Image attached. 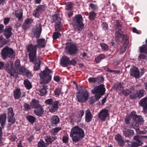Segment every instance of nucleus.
I'll return each instance as SVG.
<instances>
[{
    "label": "nucleus",
    "instance_id": "obj_16",
    "mask_svg": "<svg viewBox=\"0 0 147 147\" xmlns=\"http://www.w3.org/2000/svg\"><path fill=\"white\" fill-rule=\"evenodd\" d=\"M70 60L69 58L64 55L61 60L60 65L63 67H65L69 65Z\"/></svg>",
    "mask_w": 147,
    "mask_h": 147
},
{
    "label": "nucleus",
    "instance_id": "obj_33",
    "mask_svg": "<svg viewBox=\"0 0 147 147\" xmlns=\"http://www.w3.org/2000/svg\"><path fill=\"white\" fill-rule=\"evenodd\" d=\"M30 105L32 108L35 109L39 108L41 106L39 104L38 101L35 99L32 100L30 103Z\"/></svg>",
    "mask_w": 147,
    "mask_h": 147
},
{
    "label": "nucleus",
    "instance_id": "obj_26",
    "mask_svg": "<svg viewBox=\"0 0 147 147\" xmlns=\"http://www.w3.org/2000/svg\"><path fill=\"white\" fill-rule=\"evenodd\" d=\"M59 102L55 101L52 103V107L49 109V111L51 113H53L58 109Z\"/></svg>",
    "mask_w": 147,
    "mask_h": 147
},
{
    "label": "nucleus",
    "instance_id": "obj_52",
    "mask_svg": "<svg viewBox=\"0 0 147 147\" xmlns=\"http://www.w3.org/2000/svg\"><path fill=\"white\" fill-rule=\"evenodd\" d=\"M42 63V61H39V63H36L34 67V70L35 71L38 70L40 69V65Z\"/></svg>",
    "mask_w": 147,
    "mask_h": 147
},
{
    "label": "nucleus",
    "instance_id": "obj_63",
    "mask_svg": "<svg viewBox=\"0 0 147 147\" xmlns=\"http://www.w3.org/2000/svg\"><path fill=\"white\" fill-rule=\"evenodd\" d=\"M24 108L26 110H28L30 109V107L29 105L27 103H25L24 105Z\"/></svg>",
    "mask_w": 147,
    "mask_h": 147
},
{
    "label": "nucleus",
    "instance_id": "obj_49",
    "mask_svg": "<svg viewBox=\"0 0 147 147\" xmlns=\"http://www.w3.org/2000/svg\"><path fill=\"white\" fill-rule=\"evenodd\" d=\"M145 91L143 90H140L137 92L138 97L141 98L144 96Z\"/></svg>",
    "mask_w": 147,
    "mask_h": 147
},
{
    "label": "nucleus",
    "instance_id": "obj_60",
    "mask_svg": "<svg viewBox=\"0 0 147 147\" xmlns=\"http://www.w3.org/2000/svg\"><path fill=\"white\" fill-rule=\"evenodd\" d=\"M53 100L52 99L50 98L46 100L45 101V103L47 105H51L52 103Z\"/></svg>",
    "mask_w": 147,
    "mask_h": 147
},
{
    "label": "nucleus",
    "instance_id": "obj_47",
    "mask_svg": "<svg viewBox=\"0 0 147 147\" xmlns=\"http://www.w3.org/2000/svg\"><path fill=\"white\" fill-rule=\"evenodd\" d=\"M47 144L45 143L44 141L42 139H40L38 143V147H46Z\"/></svg>",
    "mask_w": 147,
    "mask_h": 147
},
{
    "label": "nucleus",
    "instance_id": "obj_5",
    "mask_svg": "<svg viewBox=\"0 0 147 147\" xmlns=\"http://www.w3.org/2000/svg\"><path fill=\"white\" fill-rule=\"evenodd\" d=\"M36 45L32 43L28 44L26 46L27 51L29 52V57L30 61L34 62L36 59L37 48Z\"/></svg>",
    "mask_w": 147,
    "mask_h": 147
},
{
    "label": "nucleus",
    "instance_id": "obj_28",
    "mask_svg": "<svg viewBox=\"0 0 147 147\" xmlns=\"http://www.w3.org/2000/svg\"><path fill=\"white\" fill-rule=\"evenodd\" d=\"M13 96L15 99H18L21 97V92L20 89L16 88L14 90Z\"/></svg>",
    "mask_w": 147,
    "mask_h": 147
},
{
    "label": "nucleus",
    "instance_id": "obj_53",
    "mask_svg": "<svg viewBox=\"0 0 147 147\" xmlns=\"http://www.w3.org/2000/svg\"><path fill=\"white\" fill-rule=\"evenodd\" d=\"M106 70L107 71L113 73L114 74H118L120 72V71L119 70H114L110 69L108 68H106Z\"/></svg>",
    "mask_w": 147,
    "mask_h": 147
},
{
    "label": "nucleus",
    "instance_id": "obj_40",
    "mask_svg": "<svg viewBox=\"0 0 147 147\" xmlns=\"http://www.w3.org/2000/svg\"><path fill=\"white\" fill-rule=\"evenodd\" d=\"M133 115L131 114V112L129 115H127L126 116L125 119V121L127 124H129L131 118L133 119Z\"/></svg>",
    "mask_w": 147,
    "mask_h": 147
},
{
    "label": "nucleus",
    "instance_id": "obj_48",
    "mask_svg": "<svg viewBox=\"0 0 147 147\" xmlns=\"http://www.w3.org/2000/svg\"><path fill=\"white\" fill-rule=\"evenodd\" d=\"M147 98H142L139 102V104L142 107H144L145 105L147 104Z\"/></svg>",
    "mask_w": 147,
    "mask_h": 147
},
{
    "label": "nucleus",
    "instance_id": "obj_23",
    "mask_svg": "<svg viewBox=\"0 0 147 147\" xmlns=\"http://www.w3.org/2000/svg\"><path fill=\"white\" fill-rule=\"evenodd\" d=\"M142 136H135L133 137L134 140L136 142L134 143L135 145L137 146H140L143 144V142L141 139Z\"/></svg>",
    "mask_w": 147,
    "mask_h": 147
},
{
    "label": "nucleus",
    "instance_id": "obj_20",
    "mask_svg": "<svg viewBox=\"0 0 147 147\" xmlns=\"http://www.w3.org/2000/svg\"><path fill=\"white\" fill-rule=\"evenodd\" d=\"M33 22V20L32 18H27L24 21V22L23 24L22 28L24 30H26L30 25Z\"/></svg>",
    "mask_w": 147,
    "mask_h": 147
},
{
    "label": "nucleus",
    "instance_id": "obj_17",
    "mask_svg": "<svg viewBox=\"0 0 147 147\" xmlns=\"http://www.w3.org/2000/svg\"><path fill=\"white\" fill-rule=\"evenodd\" d=\"M131 114L133 115V121H135L138 123H142L144 122V120L142 117L141 116L137 115L135 111L131 112Z\"/></svg>",
    "mask_w": 147,
    "mask_h": 147
},
{
    "label": "nucleus",
    "instance_id": "obj_57",
    "mask_svg": "<svg viewBox=\"0 0 147 147\" xmlns=\"http://www.w3.org/2000/svg\"><path fill=\"white\" fill-rule=\"evenodd\" d=\"M97 78L95 77H90L88 79V81L90 83L96 82Z\"/></svg>",
    "mask_w": 147,
    "mask_h": 147
},
{
    "label": "nucleus",
    "instance_id": "obj_59",
    "mask_svg": "<svg viewBox=\"0 0 147 147\" xmlns=\"http://www.w3.org/2000/svg\"><path fill=\"white\" fill-rule=\"evenodd\" d=\"M84 114V112L83 110L79 111L76 116L82 117L83 116Z\"/></svg>",
    "mask_w": 147,
    "mask_h": 147
},
{
    "label": "nucleus",
    "instance_id": "obj_38",
    "mask_svg": "<svg viewBox=\"0 0 147 147\" xmlns=\"http://www.w3.org/2000/svg\"><path fill=\"white\" fill-rule=\"evenodd\" d=\"M56 137H47L45 138V140L46 142V144H47V145L50 144L54 141L56 139Z\"/></svg>",
    "mask_w": 147,
    "mask_h": 147
},
{
    "label": "nucleus",
    "instance_id": "obj_1",
    "mask_svg": "<svg viewBox=\"0 0 147 147\" xmlns=\"http://www.w3.org/2000/svg\"><path fill=\"white\" fill-rule=\"evenodd\" d=\"M15 65V67H13V62L10 61L7 63L5 65V69L11 76H14L15 74H19L22 71V69L24 68L21 67L19 60H16Z\"/></svg>",
    "mask_w": 147,
    "mask_h": 147
},
{
    "label": "nucleus",
    "instance_id": "obj_22",
    "mask_svg": "<svg viewBox=\"0 0 147 147\" xmlns=\"http://www.w3.org/2000/svg\"><path fill=\"white\" fill-rule=\"evenodd\" d=\"M116 35L117 37H120L122 34L121 25L119 23L117 22L116 24Z\"/></svg>",
    "mask_w": 147,
    "mask_h": 147
},
{
    "label": "nucleus",
    "instance_id": "obj_4",
    "mask_svg": "<svg viewBox=\"0 0 147 147\" xmlns=\"http://www.w3.org/2000/svg\"><path fill=\"white\" fill-rule=\"evenodd\" d=\"M51 71V70L49 69L46 66L45 70L40 72V76L41 79L40 83L41 84H48L51 80V76L50 75Z\"/></svg>",
    "mask_w": 147,
    "mask_h": 147
},
{
    "label": "nucleus",
    "instance_id": "obj_9",
    "mask_svg": "<svg viewBox=\"0 0 147 147\" xmlns=\"http://www.w3.org/2000/svg\"><path fill=\"white\" fill-rule=\"evenodd\" d=\"M105 90L104 85L100 84L93 88L91 90V92L93 94L100 96L101 98V96L104 94Z\"/></svg>",
    "mask_w": 147,
    "mask_h": 147
},
{
    "label": "nucleus",
    "instance_id": "obj_15",
    "mask_svg": "<svg viewBox=\"0 0 147 147\" xmlns=\"http://www.w3.org/2000/svg\"><path fill=\"white\" fill-rule=\"evenodd\" d=\"M130 74L136 78H139L140 77L139 71L138 68L135 67H134L130 69Z\"/></svg>",
    "mask_w": 147,
    "mask_h": 147
},
{
    "label": "nucleus",
    "instance_id": "obj_51",
    "mask_svg": "<svg viewBox=\"0 0 147 147\" xmlns=\"http://www.w3.org/2000/svg\"><path fill=\"white\" fill-rule=\"evenodd\" d=\"M137 97H138L137 92H134L133 93L129 96V98L130 99L134 100Z\"/></svg>",
    "mask_w": 147,
    "mask_h": 147
},
{
    "label": "nucleus",
    "instance_id": "obj_7",
    "mask_svg": "<svg viewBox=\"0 0 147 147\" xmlns=\"http://www.w3.org/2000/svg\"><path fill=\"white\" fill-rule=\"evenodd\" d=\"M1 55L4 59H5L7 57L11 59L14 58L15 55L13 50L8 47H6L2 50Z\"/></svg>",
    "mask_w": 147,
    "mask_h": 147
},
{
    "label": "nucleus",
    "instance_id": "obj_55",
    "mask_svg": "<svg viewBox=\"0 0 147 147\" xmlns=\"http://www.w3.org/2000/svg\"><path fill=\"white\" fill-rule=\"evenodd\" d=\"M89 6L91 7V9L93 10H96L98 9V6L96 5H95L93 3H90L89 4Z\"/></svg>",
    "mask_w": 147,
    "mask_h": 147
},
{
    "label": "nucleus",
    "instance_id": "obj_3",
    "mask_svg": "<svg viewBox=\"0 0 147 147\" xmlns=\"http://www.w3.org/2000/svg\"><path fill=\"white\" fill-rule=\"evenodd\" d=\"M83 19L82 15L80 14L76 15L72 19V25L76 30L81 31L84 26L83 22Z\"/></svg>",
    "mask_w": 147,
    "mask_h": 147
},
{
    "label": "nucleus",
    "instance_id": "obj_43",
    "mask_svg": "<svg viewBox=\"0 0 147 147\" xmlns=\"http://www.w3.org/2000/svg\"><path fill=\"white\" fill-rule=\"evenodd\" d=\"M22 12L21 11L16 12L15 13V16L18 18V20L19 21H22Z\"/></svg>",
    "mask_w": 147,
    "mask_h": 147
},
{
    "label": "nucleus",
    "instance_id": "obj_61",
    "mask_svg": "<svg viewBox=\"0 0 147 147\" xmlns=\"http://www.w3.org/2000/svg\"><path fill=\"white\" fill-rule=\"evenodd\" d=\"M97 80L96 82H98L99 83H102L104 80V78L102 76L100 77H99L97 78Z\"/></svg>",
    "mask_w": 147,
    "mask_h": 147
},
{
    "label": "nucleus",
    "instance_id": "obj_46",
    "mask_svg": "<svg viewBox=\"0 0 147 147\" xmlns=\"http://www.w3.org/2000/svg\"><path fill=\"white\" fill-rule=\"evenodd\" d=\"M105 58V55L103 54H100L98 57L95 58V60L97 63H99L101 60Z\"/></svg>",
    "mask_w": 147,
    "mask_h": 147
},
{
    "label": "nucleus",
    "instance_id": "obj_10",
    "mask_svg": "<svg viewBox=\"0 0 147 147\" xmlns=\"http://www.w3.org/2000/svg\"><path fill=\"white\" fill-rule=\"evenodd\" d=\"M42 26L40 23L36 24L35 27L32 29V34L37 38H40L42 32Z\"/></svg>",
    "mask_w": 147,
    "mask_h": 147
},
{
    "label": "nucleus",
    "instance_id": "obj_12",
    "mask_svg": "<svg viewBox=\"0 0 147 147\" xmlns=\"http://www.w3.org/2000/svg\"><path fill=\"white\" fill-rule=\"evenodd\" d=\"M53 19L55 21V30L56 31L59 32L61 30V18L57 15L53 16Z\"/></svg>",
    "mask_w": 147,
    "mask_h": 147
},
{
    "label": "nucleus",
    "instance_id": "obj_31",
    "mask_svg": "<svg viewBox=\"0 0 147 147\" xmlns=\"http://www.w3.org/2000/svg\"><path fill=\"white\" fill-rule=\"evenodd\" d=\"M47 87L46 86H40L39 89V94L41 96H43L47 93Z\"/></svg>",
    "mask_w": 147,
    "mask_h": 147
},
{
    "label": "nucleus",
    "instance_id": "obj_25",
    "mask_svg": "<svg viewBox=\"0 0 147 147\" xmlns=\"http://www.w3.org/2000/svg\"><path fill=\"white\" fill-rule=\"evenodd\" d=\"M93 117L92 115L91 114L89 109H87L85 113V121L86 122H90L92 120Z\"/></svg>",
    "mask_w": 147,
    "mask_h": 147
},
{
    "label": "nucleus",
    "instance_id": "obj_18",
    "mask_svg": "<svg viewBox=\"0 0 147 147\" xmlns=\"http://www.w3.org/2000/svg\"><path fill=\"white\" fill-rule=\"evenodd\" d=\"M59 122L60 119L58 116L54 115L52 116L50 120V122L52 126L54 127L57 126Z\"/></svg>",
    "mask_w": 147,
    "mask_h": 147
},
{
    "label": "nucleus",
    "instance_id": "obj_19",
    "mask_svg": "<svg viewBox=\"0 0 147 147\" xmlns=\"http://www.w3.org/2000/svg\"><path fill=\"white\" fill-rule=\"evenodd\" d=\"M12 29L11 27L9 26H7L5 28L4 31V34L7 38H9L12 35Z\"/></svg>",
    "mask_w": 147,
    "mask_h": 147
},
{
    "label": "nucleus",
    "instance_id": "obj_50",
    "mask_svg": "<svg viewBox=\"0 0 147 147\" xmlns=\"http://www.w3.org/2000/svg\"><path fill=\"white\" fill-rule=\"evenodd\" d=\"M61 36V34L59 32H54L53 34V38L54 39H56L59 38Z\"/></svg>",
    "mask_w": 147,
    "mask_h": 147
},
{
    "label": "nucleus",
    "instance_id": "obj_36",
    "mask_svg": "<svg viewBox=\"0 0 147 147\" xmlns=\"http://www.w3.org/2000/svg\"><path fill=\"white\" fill-rule=\"evenodd\" d=\"M139 124V123L134 121V122H132L130 125V127L131 128L135 129L136 132H138L140 129V128L138 127Z\"/></svg>",
    "mask_w": 147,
    "mask_h": 147
},
{
    "label": "nucleus",
    "instance_id": "obj_58",
    "mask_svg": "<svg viewBox=\"0 0 147 147\" xmlns=\"http://www.w3.org/2000/svg\"><path fill=\"white\" fill-rule=\"evenodd\" d=\"M100 46L102 49L103 50H107L108 49V46L105 43H101Z\"/></svg>",
    "mask_w": 147,
    "mask_h": 147
},
{
    "label": "nucleus",
    "instance_id": "obj_56",
    "mask_svg": "<svg viewBox=\"0 0 147 147\" xmlns=\"http://www.w3.org/2000/svg\"><path fill=\"white\" fill-rule=\"evenodd\" d=\"M5 44L4 39L2 36H0V47H2Z\"/></svg>",
    "mask_w": 147,
    "mask_h": 147
},
{
    "label": "nucleus",
    "instance_id": "obj_37",
    "mask_svg": "<svg viewBox=\"0 0 147 147\" xmlns=\"http://www.w3.org/2000/svg\"><path fill=\"white\" fill-rule=\"evenodd\" d=\"M19 74L25 75L28 78L32 76L31 73L29 71L26 70L25 68L22 69V71Z\"/></svg>",
    "mask_w": 147,
    "mask_h": 147
},
{
    "label": "nucleus",
    "instance_id": "obj_13",
    "mask_svg": "<svg viewBox=\"0 0 147 147\" xmlns=\"http://www.w3.org/2000/svg\"><path fill=\"white\" fill-rule=\"evenodd\" d=\"M45 6L44 5H40L38 6L36 9L34 11L33 16L35 18H38L41 13L45 10Z\"/></svg>",
    "mask_w": 147,
    "mask_h": 147
},
{
    "label": "nucleus",
    "instance_id": "obj_24",
    "mask_svg": "<svg viewBox=\"0 0 147 147\" xmlns=\"http://www.w3.org/2000/svg\"><path fill=\"white\" fill-rule=\"evenodd\" d=\"M37 44L36 46L39 48L45 47L46 44L45 40L44 38L37 39Z\"/></svg>",
    "mask_w": 147,
    "mask_h": 147
},
{
    "label": "nucleus",
    "instance_id": "obj_34",
    "mask_svg": "<svg viewBox=\"0 0 147 147\" xmlns=\"http://www.w3.org/2000/svg\"><path fill=\"white\" fill-rule=\"evenodd\" d=\"M6 114H3L0 116V124L1 126L3 127L5 124L6 120Z\"/></svg>",
    "mask_w": 147,
    "mask_h": 147
},
{
    "label": "nucleus",
    "instance_id": "obj_8",
    "mask_svg": "<svg viewBox=\"0 0 147 147\" xmlns=\"http://www.w3.org/2000/svg\"><path fill=\"white\" fill-rule=\"evenodd\" d=\"M65 50L70 55H74L78 54V49L76 45L71 43L66 45Z\"/></svg>",
    "mask_w": 147,
    "mask_h": 147
},
{
    "label": "nucleus",
    "instance_id": "obj_54",
    "mask_svg": "<svg viewBox=\"0 0 147 147\" xmlns=\"http://www.w3.org/2000/svg\"><path fill=\"white\" fill-rule=\"evenodd\" d=\"M61 90L60 88H56L54 91L55 94L57 96H59L61 94Z\"/></svg>",
    "mask_w": 147,
    "mask_h": 147
},
{
    "label": "nucleus",
    "instance_id": "obj_6",
    "mask_svg": "<svg viewBox=\"0 0 147 147\" xmlns=\"http://www.w3.org/2000/svg\"><path fill=\"white\" fill-rule=\"evenodd\" d=\"M77 94L76 97L78 102L83 103L88 100L89 93L87 90L83 89L80 90Z\"/></svg>",
    "mask_w": 147,
    "mask_h": 147
},
{
    "label": "nucleus",
    "instance_id": "obj_39",
    "mask_svg": "<svg viewBox=\"0 0 147 147\" xmlns=\"http://www.w3.org/2000/svg\"><path fill=\"white\" fill-rule=\"evenodd\" d=\"M139 49L140 53L147 54V45H143L139 47Z\"/></svg>",
    "mask_w": 147,
    "mask_h": 147
},
{
    "label": "nucleus",
    "instance_id": "obj_32",
    "mask_svg": "<svg viewBox=\"0 0 147 147\" xmlns=\"http://www.w3.org/2000/svg\"><path fill=\"white\" fill-rule=\"evenodd\" d=\"M36 109L34 110V113L37 115L39 116H41L43 114L44 110L42 107L41 106L39 107V108H36Z\"/></svg>",
    "mask_w": 147,
    "mask_h": 147
},
{
    "label": "nucleus",
    "instance_id": "obj_27",
    "mask_svg": "<svg viewBox=\"0 0 147 147\" xmlns=\"http://www.w3.org/2000/svg\"><path fill=\"white\" fill-rule=\"evenodd\" d=\"M115 140L117 141L118 143L120 146H123L124 144V141L123 139L122 136L119 134L115 136Z\"/></svg>",
    "mask_w": 147,
    "mask_h": 147
},
{
    "label": "nucleus",
    "instance_id": "obj_11",
    "mask_svg": "<svg viewBox=\"0 0 147 147\" xmlns=\"http://www.w3.org/2000/svg\"><path fill=\"white\" fill-rule=\"evenodd\" d=\"M7 115L8 122L11 123L10 125L14 124L15 123V120L14 117V114L12 108H9L8 109Z\"/></svg>",
    "mask_w": 147,
    "mask_h": 147
},
{
    "label": "nucleus",
    "instance_id": "obj_30",
    "mask_svg": "<svg viewBox=\"0 0 147 147\" xmlns=\"http://www.w3.org/2000/svg\"><path fill=\"white\" fill-rule=\"evenodd\" d=\"M134 89L132 87L130 88H129L123 90L121 91L122 95L124 96H127L129 94H131L133 92Z\"/></svg>",
    "mask_w": 147,
    "mask_h": 147
},
{
    "label": "nucleus",
    "instance_id": "obj_64",
    "mask_svg": "<svg viewBox=\"0 0 147 147\" xmlns=\"http://www.w3.org/2000/svg\"><path fill=\"white\" fill-rule=\"evenodd\" d=\"M127 47L125 46H123L121 48L120 51V53L122 54L125 52L126 49Z\"/></svg>",
    "mask_w": 147,
    "mask_h": 147
},
{
    "label": "nucleus",
    "instance_id": "obj_41",
    "mask_svg": "<svg viewBox=\"0 0 147 147\" xmlns=\"http://www.w3.org/2000/svg\"><path fill=\"white\" fill-rule=\"evenodd\" d=\"M60 127H56L51 129V134L52 135H55L58 132L61 130Z\"/></svg>",
    "mask_w": 147,
    "mask_h": 147
},
{
    "label": "nucleus",
    "instance_id": "obj_2",
    "mask_svg": "<svg viewBox=\"0 0 147 147\" xmlns=\"http://www.w3.org/2000/svg\"><path fill=\"white\" fill-rule=\"evenodd\" d=\"M70 136L74 142H77L84 137V131L79 127L76 126L71 129Z\"/></svg>",
    "mask_w": 147,
    "mask_h": 147
},
{
    "label": "nucleus",
    "instance_id": "obj_29",
    "mask_svg": "<svg viewBox=\"0 0 147 147\" xmlns=\"http://www.w3.org/2000/svg\"><path fill=\"white\" fill-rule=\"evenodd\" d=\"M100 98V96H97L95 94L94 96H91L89 98V103L91 105H92L95 102L98 101Z\"/></svg>",
    "mask_w": 147,
    "mask_h": 147
},
{
    "label": "nucleus",
    "instance_id": "obj_62",
    "mask_svg": "<svg viewBox=\"0 0 147 147\" xmlns=\"http://www.w3.org/2000/svg\"><path fill=\"white\" fill-rule=\"evenodd\" d=\"M102 26L103 29L105 30H106L108 28V26L107 24L106 23H103Z\"/></svg>",
    "mask_w": 147,
    "mask_h": 147
},
{
    "label": "nucleus",
    "instance_id": "obj_42",
    "mask_svg": "<svg viewBox=\"0 0 147 147\" xmlns=\"http://www.w3.org/2000/svg\"><path fill=\"white\" fill-rule=\"evenodd\" d=\"M24 83L25 86L27 89L29 90L32 88V85L31 83L28 80H25Z\"/></svg>",
    "mask_w": 147,
    "mask_h": 147
},
{
    "label": "nucleus",
    "instance_id": "obj_21",
    "mask_svg": "<svg viewBox=\"0 0 147 147\" xmlns=\"http://www.w3.org/2000/svg\"><path fill=\"white\" fill-rule=\"evenodd\" d=\"M123 134L125 137H130L133 136L134 134L133 130L130 129H125L123 131Z\"/></svg>",
    "mask_w": 147,
    "mask_h": 147
},
{
    "label": "nucleus",
    "instance_id": "obj_14",
    "mask_svg": "<svg viewBox=\"0 0 147 147\" xmlns=\"http://www.w3.org/2000/svg\"><path fill=\"white\" fill-rule=\"evenodd\" d=\"M109 115V111L108 110L104 109L101 110L98 115V118L102 121L105 120L107 117Z\"/></svg>",
    "mask_w": 147,
    "mask_h": 147
},
{
    "label": "nucleus",
    "instance_id": "obj_45",
    "mask_svg": "<svg viewBox=\"0 0 147 147\" xmlns=\"http://www.w3.org/2000/svg\"><path fill=\"white\" fill-rule=\"evenodd\" d=\"M26 118L31 123H34L36 120L35 118L32 115H27L26 116Z\"/></svg>",
    "mask_w": 147,
    "mask_h": 147
},
{
    "label": "nucleus",
    "instance_id": "obj_44",
    "mask_svg": "<svg viewBox=\"0 0 147 147\" xmlns=\"http://www.w3.org/2000/svg\"><path fill=\"white\" fill-rule=\"evenodd\" d=\"M96 15V13L93 11L90 12L89 15V18L91 20H94Z\"/></svg>",
    "mask_w": 147,
    "mask_h": 147
},
{
    "label": "nucleus",
    "instance_id": "obj_35",
    "mask_svg": "<svg viewBox=\"0 0 147 147\" xmlns=\"http://www.w3.org/2000/svg\"><path fill=\"white\" fill-rule=\"evenodd\" d=\"M123 83H119L116 84L115 86V87L116 88V90L117 92H119L122 90L123 89Z\"/></svg>",
    "mask_w": 147,
    "mask_h": 147
}]
</instances>
